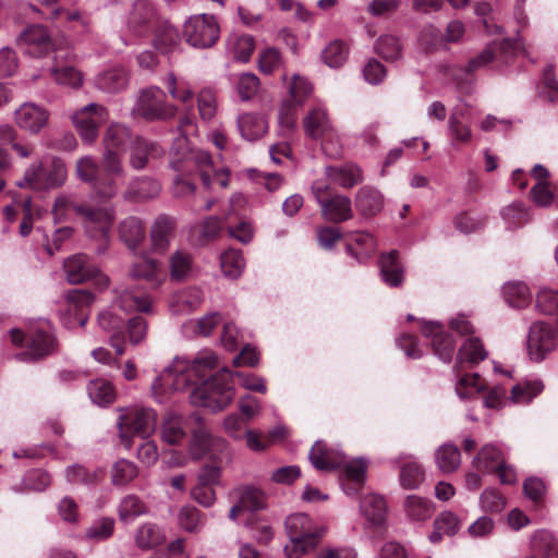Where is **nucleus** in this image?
<instances>
[{
	"label": "nucleus",
	"instance_id": "f257e3e1",
	"mask_svg": "<svg viewBox=\"0 0 558 558\" xmlns=\"http://www.w3.org/2000/svg\"><path fill=\"white\" fill-rule=\"evenodd\" d=\"M218 366V357L210 350H202L192 361L175 357L151 384L156 393L168 390L178 391L187 387L189 383L196 384Z\"/></svg>",
	"mask_w": 558,
	"mask_h": 558
},
{
	"label": "nucleus",
	"instance_id": "f03ea898",
	"mask_svg": "<svg viewBox=\"0 0 558 558\" xmlns=\"http://www.w3.org/2000/svg\"><path fill=\"white\" fill-rule=\"evenodd\" d=\"M116 307H119L125 313H150L153 308V301L147 294L123 289L119 292L116 304L98 315L99 326L104 330L112 332V336L110 337L111 345L116 349L118 355H122L125 350L123 343L120 341L121 338L119 333L123 326L124 318L116 313Z\"/></svg>",
	"mask_w": 558,
	"mask_h": 558
},
{
	"label": "nucleus",
	"instance_id": "7ed1b4c3",
	"mask_svg": "<svg viewBox=\"0 0 558 558\" xmlns=\"http://www.w3.org/2000/svg\"><path fill=\"white\" fill-rule=\"evenodd\" d=\"M232 373L222 368L197 385L191 392V402L211 411H221L233 400Z\"/></svg>",
	"mask_w": 558,
	"mask_h": 558
},
{
	"label": "nucleus",
	"instance_id": "20e7f679",
	"mask_svg": "<svg viewBox=\"0 0 558 558\" xmlns=\"http://www.w3.org/2000/svg\"><path fill=\"white\" fill-rule=\"evenodd\" d=\"M284 526L290 538V544L284 547L289 558H299L315 549L325 532L305 513L289 515L286 519Z\"/></svg>",
	"mask_w": 558,
	"mask_h": 558
},
{
	"label": "nucleus",
	"instance_id": "39448f33",
	"mask_svg": "<svg viewBox=\"0 0 558 558\" xmlns=\"http://www.w3.org/2000/svg\"><path fill=\"white\" fill-rule=\"evenodd\" d=\"M156 423L157 414L150 408L135 405L122 410L117 423L122 446L130 450L133 435L149 438L156 429Z\"/></svg>",
	"mask_w": 558,
	"mask_h": 558
},
{
	"label": "nucleus",
	"instance_id": "423d86ee",
	"mask_svg": "<svg viewBox=\"0 0 558 558\" xmlns=\"http://www.w3.org/2000/svg\"><path fill=\"white\" fill-rule=\"evenodd\" d=\"M76 215L81 218L87 236L99 241L97 253L104 254L109 246V233L116 217L114 209L112 207H90L84 204L83 207H76Z\"/></svg>",
	"mask_w": 558,
	"mask_h": 558
},
{
	"label": "nucleus",
	"instance_id": "0eeeda50",
	"mask_svg": "<svg viewBox=\"0 0 558 558\" xmlns=\"http://www.w3.org/2000/svg\"><path fill=\"white\" fill-rule=\"evenodd\" d=\"M66 180V168L60 158H52L49 166L41 160L31 163L21 180L16 182L20 187L32 190H50L61 186Z\"/></svg>",
	"mask_w": 558,
	"mask_h": 558
},
{
	"label": "nucleus",
	"instance_id": "6e6552de",
	"mask_svg": "<svg viewBox=\"0 0 558 558\" xmlns=\"http://www.w3.org/2000/svg\"><path fill=\"white\" fill-rule=\"evenodd\" d=\"M133 111L147 121L168 120L175 116L177 107L166 100L162 89L153 86L141 92Z\"/></svg>",
	"mask_w": 558,
	"mask_h": 558
},
{
	"label": "nucleus",
	"instance_id": "1a4fd4ad",
	"mask_svg": "<svg viewBox=\"0 0 558 558\" xmlns=\"http://www.w3.org/2000/svg\"><path fill=\"white\" fill-rule=\"evenodd\" d=\"M189 452L193 459H201L208 453L220 465L231 461V450L227 441L220 437H213L204 428L193 432Z\"/></svg>",
	"mask_w": 558,
	"mask_h": 558
},
{
	"label": "nucleus",
	"instance_id": "9d476101",
	"mask_svg": "<svg viewBox=\"0 0 558 558\" xmlns=\"http://www.w3.org/2000/svg\"><path fill=\"white\" fill-rule=\"evenodd\" d=\"M186 41L196 48L211 47L219 37L215 17L207 14L192 16L184 26Z\"/></svg>",
	"mask_w": 558,
	"mask_h": 558
},
{
	"label": "nucleus",
	"instance_id": "9b49d317",
	"mask_svg": "<svg viewBox=\"0 0 558 558\" xmlns=\"http://www.w3.org/2000/svg\"><path fill=\"white\" fill-rule=\"evenodd\" d=\"M77 178L89 183L94 192L101 198H111L118 192L117 183L113 179L99 178V165L90 156H84L76 161L75 169Z\"/></svg>",
	"mask_w": 558,
	"mask_h": 558
},
{
	"label": "nucleus",
	"instance_id": "f8f14e48",
	"mask_svg": "<svg viewBox=\"0 0 558 558\" xmlns=\"http://www.w3.org/2000/svg\"><path fill=\"white\" fill-rule=\"evenodd\" d=\"M108 119L105 107L98 104H88L72 116L74 126L81 134L83 141L92 143L98 134V128Z\"/></svg>",
	"mask_w": 558,
	"mask_h": 558
},
{
	"label": "nucleus",
	"instance_id": "ddd939ff",
	"mask_svg": "<svg viewBox=\"0 0 558 558\" xmlns=\"http://www.w3.org/2000/svg\"><path fill=\"white\" fill-rule=\"evenodd\" d=\"M64 301L65 310L61 314L64 326L68 328L76 325L85 326L87 316L82 311L94 302V295L87 290L73 289L64 295Z\"/></svg>",
	"mask_w": 558,
	"mask_h": 558
},
{
	"label": "nucleus",
	"instance_id": "4468645a",
	"mask_svg": "<svg viewBox=\"0 0 558 558\" xmlns=\"http://www.w3.org/2000/svg\"><path fill=\"white\" fill-rule=\"evenodd\" d=\"M555 347V333L548 325L537 322L530 327L527 353L533 361H543Z\"/></svg>",
	"mask_w": 558,
	"mask_h": 558
},
{
	"label": "nucleus",
	"instance_id": "2eb2a0df",
	"mask_svg": "<svg viewBox=\"0 0 558 558\" xmlns=\"http://www.w3.org/2000/svg\"><path fill=\"white\" fill-rule=\"evenodd\" d=\"M48 118L47 110L34 102H25L14 112L16 125L31 134H38L46 126Z\"/></svg>",
	"mask_w": 558,
	"mask_h": 558
},
{
	"label": "nucleus",
	"instance_id": "dca6fc26",
	"mask_svg": "<svg viewBox=\"0 0 558 558\" xmlns=\"http://www.w3.org/2000/svg\"><path fill=\"white\" fill-rule=\"evenodd\" d=\"M155 19L154 7L146 0H136L128 19V31L134 37H144L155 23Z\"/></svg>",
	"mask_w": 558,
	"mask_h": 558
},
{
	"label": "nucleus",
	"instance_id": "f3484780",
	"mask_svg": "<svg viewBox=\"0 0 558 558\" xmlns=\"http://www.w3.org/2000/svg\"><path fill=\"white\" fill-rule=\"evenodd\" d=\"M25 51L34 57H44L53 50V43L48 31L41 25L27 27L20 36Z\"/></svg>",
	"mask_w": 558,
	"mask_h": 558
},
{
	"label": "nucleus",
	"instance_id": "a211bd4d",
	"mask_svg": "<svg viewBox=\"0 0 558 558\" xmlns=\"http://www.w3.org/2000/svg\"><path fill=\"white\" fill-rule=\"evenodd\" d=\"M63 268L66 280L71 284L83 283L96 277L99 272L98 267L85 254H75L66 258Z\"/></svg>",
	"mask_w": 558,
	"mask_h": 558
},
{
	"label": "nucleus",
	"instance_id": "6ab92c4d",
	"mask_svg": "<svg viewBox=\"0 0 558 558\" xmlns=\"http://www.w3.org/2000/svg\"><path fill=\"white\" fill-rule=\"evenodd\" d=\"M422 332L426 338H430L435 354L442 361L449 362L454 351V341L444 331L442 326L434 322H424Z\"/></svg>",
	"mask_w": 558,
	"mask_h": 558
},
{
	"label": "nucleus",
	"instance_id": "aec40b11",
	"mask_svg": "<svg viewBox=\"0 0 558 558\" xmlns=\"http://www.w3.org/2000/svg\"><path fill=\"white\" fill-rule=\"evenodd\" d=\"M129 276L133 279L145 280L153 287H160L166 280V274L160 263L147 256L135 260L129 269Z\"/></svg>",
	"mask_w": 558,
	"mask_h": 558
},
{
	"label": "nucleus",
	"instance_id": "412c9836",
	"mask_svg": "<svg viewBox=\"0 0 558 558\" xmlns=\"http://www.w3.org/2000/svg\"><path fill=\"white\" fill-rule=\"evenodd\" d=\"M308 458L312 465L320 471H331L344 463V454L339 450L328 448L322 440H317L313 445Z\"/></svg>",
	"mask_w": 558,
	"mask_h": 558
},
{
	"label": "nucleus",
	"instance_id": "4be33fe9",
	"mask_svg": "<svg viewBox=\"0 0 558 558\" xmlns=\"http://www.w3.org/2000/svg\"><path fill=\"white\" fill-rule=\"evenodd\" d=\"M319 206L322 209V216L330 222L339 223L353 217L351 199L341 194H335L327 197V199L324 203L322 202V205Z\"/></svg>",
	"mask_w": 558,
	"mask_h": 558
},
{
	"label": "nucleus",
	"instance_id": "5701e85b",
	"mask_svg": "<svg viewBox=\"0 0 558 558\" xmlns=\"http://www.w3.org/2000/svg\"><path fill=\"white\" fill-rule=\"evenodd\" d=\"M175 220L172 217L160 215L150 229L151 246L155 252L163 253L168 250L174 235Z\"/></svg>",
	"mask_w": 558,
	"mask_h": 558
},
{
	"label": "nucleus",
	"instance_id": "b1692460",
	"mask_svg": "<svg viewBox=\"0 0 558 558\" xmlns=\"http://www.w3.org/2000/svg\"><path fill=\"white\" fill-rule=\"evenodd\" d=\"M238 502L230 509L229 518L231 520L244 511L254 512L265 507V497L263 493L254 487H242L238 490Z\"/></svg>",
	"mask_w": 558,
	"mask_h": 558
},
{
	"label": "nucleus",
	"instance_id": "393cba45",
	"mask_svg": "<svg viewBox=\"0 0 558 558\" xmlns=\"http://www.w3.org/2000/svg\"><path fill=\"white\" fill-rule=\"evenodd\" d=\"M160 155L161 150L157 144L136 136L130 146L129 163L134 170H143L148 165L150 158Z\"/></svg>",
	"mask_w": 558,
	"mask_h": 558
},
{
	"label": "nucleus",
	"instance_id": "a878e982",
	"mask_svg": "<svg viewBox=\"0 0 558 558\" xmlns=\"http://www.w3.org/2000/svg\"><path fill=\"white\" fill-rule=\"evenodd\" d=\"M487 355L482 340L477 337H470L464 340L458 351L456 366L458 368L473 367L484 361Z\"/></svg>",
	"mask_w": 558,
	"mask_h": 558
},
{
	"label": "nucleus",
	"instance_id": "bb28decb",
	"mask_svg": "<svg viewBox=\"0 0 558 558\" xmlns=\"http://www.w3.org/2000/svg\"><path fill=\"white\" fill-rule=\"evenodd\" d=\"M305 133L314 140L323 138L332 133V124L327 111L317 107L312 109L303 120Z\"/></svg>",
	"mask_w": 558,
	"mask_h": 558
},
{
	"label": "nucleus",
	"instance_id": "cd10ccee",
	"mask_svg": "<svg viewBox=\"0 0 558 558\" xmlns=\"http://www.w3.org/2000/svg\"><path fill=\"white\" fill-rule=\"evenodd\" d=\"M403 511L411 522L422 523L433 517L435 506L432 500L425 497L408 495L403 500Z\"/></svg>",
	"mask_w": 558,
	"mask_h": 558
},
{
	"label": "nucleus",
	"instance_id": "c85d7f7f",
	"mask_svg": "<svg viewBox=\"0 0 558 558\" xmlns=\"http://www.w3.org/2000/svg\"><path fill=\"white\" fill-rule=\"evenodd\" d=\"M236 125L241 136L246 141L260 138L268 129L265 117L253 112L239 114Z\"/></svg>",
	"mask_w": 558,
	"mask_h": 558
},
{
	"label": "nucleus",
	"instance_id": "c756f323",
	"mask_svg": "<svg viewBox=\"0 0 558 558\" xmlns=\"http://www.w3.org/2000/svg\"><path fill=\"white\" fill-rule=\"evenodd\" d=\"M187 420L177 413H168L161 424V439L168 445H179L185 437Z\"/></svg>",
	"mask_w": 558,
	"mask_h": 558
},
{
	"label": "nucleus",
	"instance_id": "7c9ffc66",
	"mask_svg": "<svg viewBox=\"0 0 558 558\" xmlns=\"http://www.w3.org/2000/svg\"><path fill=\"white\" fill-rule=\"evenodd\" d=\"M181 43L180 33L173 25L162 22L159 23L154 33L153 45L163 54L173 52Z\"/></svg>",
	"mask_w": 558,
	"mask_h": 558
},
{
	"label": "nucleus",
	"instance_id": "2f4dec72",
	"mask_svg": "<svg viewBox=\"0 0 558 558\" xmlns=\"http://www.w3.org/2000/svg\"><path fill=\"white\" fill-rule=\"evenodd\" d=\"M384 206V197L372 186L361 187L355 196V207L364 217L377 215Z\"/></svg>",
	"mask_w": 558,
	"mask_h": 558
},
{
	"label": "nucleus",
	"instance_id": "473e14b6",
	"mask_svg": "<svg viewBox=\"0 0 558 558\" xmlns=\"http://www.w3.org/2000/svg\"><path fill=\"white\" fill-rule=\"evenodd\" d=\"M118 231L120 240L131 250H135L146 235L143 221L134 216L124 218L119 223Z\"/></svg>",
	"mask_w": 558,
	"mask_h": 558
},
{
	"label": "nucleus",
	"instance_id": "72a5a7b5",
	"mask_svg": "<svg viewBox=\"0 0 558 558\" xmlns=\"http://www.w3.org/2000/svg\"><path fill=\"white\" fill-rule=\"evenodd\" d=\"M203 293L197 288H187L174 293L169 306L174 314H185L196 310L203 303Z\"/></svg>",
	"mask_w": 558,
	"mask_h": 558
},
{
	"label": "nucleus",
	"instance_id": "f704fd0d",
	"mask_svg": "<svg viewBox=\"0 0 558 558\" xmlns=\"http://www.w3.org/2000/svg\"><path fill=\"white\" fill-rule=\"evenodd\" d=\"M383 281L390 287H399L403 282V267L398 259V252L391 251L379 259Z\"/></svg>",
	"mask_w": 558,
	"mask_h": 558
},
{
	"label": "nucleus",
	"instance_id": "c9c22d12",
	"mask_svg": "<svg viewBox=\"0 0 558 558\" xmlns=\"http://www.w3.org/2000/svg\"><path fill=\"white\" fill-rule=\"evenodd\" d=\"M135 137L132 136L130 129L121 123H112L107 129L102 138L104 148L124 151L131 146Z\"/></svg>",
	"mask_w": 558,
	"mask_h": 558
},
{
	"label": "nucleus",
	"instance_id": "e433bc0d",
	"mask_svg": "<svg viewBox=\"0 0 558 558\" xmlns=\"http://www.w3.org/2000/svg\"><path fill=\"white\" fill-rule=\"evenodd\" d=\"M56 348L54 338L45 332L36 331L32 333L27 340V352L17 354L16 356L21 360L26 359H39L51 353Z\"/></svg>",
	"mask_w": 558,
	"mask_h": 558
},
{
	"label": "nucleus",
	"instance_id": "4c0bfd02",
	"mask_svg": "<svg viewBox=\"0 0 558 558\" xmlns=\"http://www.w3.org/2000/svg\"><path fill=\"white\" fill-rule=\"evenodd\" d=\"M325 172L331 182L342 187H352L363 181L362 170L355 165L327 167Z\"/></svg>",
	"mask_w": 558,
	"mask_h": 558
},
{
	"label": "nucleus",
	"instance_id": "58836bf2",
	"mask_svg": "<svg viewBox=\"0 0 558 558\" xmlns=\"http://www.w3.org/2000/svg\"><path fill=\"white\" fill-rule=\"evenodd\" d=\"M0 144L10 145L13 151L22 159L32 158L36 151L34 143L22 140L11 126H0Z\"/></svg>",
	"mask_w": 558,
	"mask_h": 558
},
{
	"label": "nucleus",
	"instance_id": "ea45409f",
	"mask_svg": "<svg viewBox=\"0 0 558 558\" xmlns=\"http://www.w3.org/2000/svg\"><path fill=\"white\" fill-rule=\"evenodd\" d=\"M361 512L365 519L374 525H380L386 520L387 507L379 495L369 494L361 501Z\"/></svg>",
	"mask_w": 558,
	"mask_h": 558
},
{
	"label": "nucleus",
	"instance_id": "a19ab883",
	"mask_svg": "<svg viewBox=\"0 0 558 558\" xmlns=\"http://www.w3.org/2000/svg\"><path fill=\"white\" fill-rule=\"evenodd\" d=\"M504 461L502 451L497 446L487 444L475 456L473 464L478 471L493 473Z\"/></svg>",
	"mask_w": 558,
	"mask_h": 558
},
{
	"label": "nucleus",
	"instance_id": "79ce46f5",
	"mask_svg": "<svg viewBox=\"0 0 558 558\" xmlns=\"http://www.w3.org/2000/svg\"><path fill=\"white\" fill-rule=\"evenodd\" d=\"M193 258L184 251H175L169 257V272L172 281H184L192 276Z\"/></svg>",
	"mask_w": 558,
	"mask_h": 558
},
{
	"label": "nucleus",
	"instance_id": "37998d69",
	"mask_svg": "<svg viewBox=\"0 0 558 558\" xmlns=\"http://www.w3.org/2000/svg\"><path fill=\"white\" fill-rule=\"evenodd\" d=\"M161 529L151 522L142 524L135 533V544L138 548L147 550L161 545L165 542Z\"/></svg>",
	"mask_w": 558,
	"mask_h": 558
},
{
	"label": "nucleus",
	"instance_id": "c03bdc74",
	"mask_svg": "<svg viewBox=\"0 0 558 558\" xmlns=\"http://www.w3.org/2000/svg\"><path fill=\"white\" fill-rule=\"evenodd\" d=\"M435 461L442 473H452L460 468L461 454L457 446L444 444L436 450Z\"/></svg>",
	"mask_w": 558,
	"mask_h": 558
},
{
	"label": "nucleus",
	"instance_id": "a18cd8bd",
	"mask_svg": "<svg viewBox=\"0 0 558 558\" xmlns=\"http://www.w3.org/2000/svg\"><path fill=\"white\" fill-rule=\"evenodd\" d=\"M449 135L453 145L468 144L472 140L471 126L464 122V113L453 110L448 120Z\"/></svg>",
	"mask_w": 558,
	"mask_h": 558
},
{
	"label": "nucleus",
	"instance_id": "49530a36",
	"mask_svg": "<svg viewBox=\"0 0 558 558\" xmlns=\"http://www.w3.org/2000/svg\"><path fill=\"white\" fill-rule=\"evenodd\" d=\"M128 84V75L124 70L112 69L100 73L96 78V85L99 89L107 93H117L122 90Z\"/></svg>",
	"mask_w": 558,
	"mask_h": 558
},
{
	"label": "nucleus",
	"instance_id": "de8ad7c7",
	"mask_svg": "<svg viewBox=\"0 0 558 558\" xmlns=\"http://www.w3.org/2000/svg\"><path fill=\"white\" fill-rule=\"evenodd\" d=\"M161 190L160 183L151 178H141L130 184L126 195L138 201L156 197Z\"/></svg>",
	"mask_w": 558,
	"mask_h": 558
},
{
	"label": "nucleus",
	"instance_id": "09e8293b",
	"mask_svg": "<svg viewBox=\"0 0 558 558\" xmlns=\"http://www.w3.org/2000/svg\"><path fill=\"white\" fill-rule=\"evenodd\" d=\"M502 293L506 302L512 307H524L531 301L530 289L521 281L506 283Z\"/></svg>",
	"mask_w": 558,
	"mask_h": 558
},
{
	"label": "nucleus",
	"instance_id": "8fccbe9b",
	"mask_svg": "<svg viewBox=\"0 0 558 558\" xmlns=\"http://www.w3.org/2000/svg\"><path fill=\"white\" fill-rule=\"evenodd\" d=\"M254 50V39L251 35L233 34L228 39V51L238 61L246 62Z\"/></svg>",
	"mask_w": 558,
	"mask_h": 558
},
{
	"label": "nucleus",
	"instance_id": "3c124183",
	"mask_svg": "<svg viewBox=\"0 0 558 558\" xmlns=\"http://www.w3.org/2000/svg\"><path fill=\"white\" fill-rule=\"evenodd\" d=\"M87 391L92 401L98 405H108L116 398L113 386L105 379L92 380L87 386Z\"/></svg>",
	"mask_w": 558,
	"mask_h": 558
},
{
	"label": "nucleus",
	"instance_id": "603ef678",
	"mask_svg": "<svg viewBox=\"0 0 558 558\" xmlns=\"http://www.w3.org/2000/svg\"><path fill=\"white\" fill-rule=\"evenodd\" d=\"M146 512L147 507L135 495L125 496L119 505V518L124 523L132 522L137 517L145 514Z\"/></svg>",
	"mask_w": 558,
	"mask_h": 558
},
{
	"label": "nucleus",
	"instance_id": "864d4df0",
	"mask_svg": "<svg viewBox=\"0 0 558 558\" xmlns=\"http://www.w3.org/2000/svg\"><path fill=\"white\" fill-rule=\"evenodd\" d=\"M138 474L135 463L126 459L118 460L111 468V482L114 486H124Z\"/></svg>",
	"mask_w": 558,
	"mask_h": 558
},
{
	"label": "nucleus",
	"instance_id": "5fc2aeb1",
	"mask_svg": "<svg viewBox=\"0 0 558 558\" xmlns=\"http://www.w3.org/2000/svg\"><path fill=\"white\" fill-rule=\"evenodd\" d=\"M375 51L385 60L395 61L402 54V44L397 36L383 35L375 44Z\"/></svg>",
	"mask_w": 558,
	"mask_h": 558
},
{
	"label": "nucleus",
	"instance_id": "6e6d98bb",
	"mask_svg": "<svg viewBox=\"0 0 558 558\" xmlns=\"http://www.w3.org/2000/svg\"><path fill=\"white\" fill-rule=\"evenodd\" d=\"M425 473L417 462H409L401 466L399 481L405 489H416L424 482Z\"/></svg>",
	"mask_w": 558,
	"mask_h": 558
},
{
	"label": "nucleus",
	"instance_id": "4d7b16f0",
	"mask_svg": "<svg viewBox=\"0 0 558 558\" xmlns=\"http://www.w3.org/2000/svg\"><path fill=\"white\" fill-rule=\"evenodd\" d=\"M244 258L240 251L230 248L221 254L220 266L226 277L238 278L244 269Z\"/></svg>",
	"mask_w": 558,
	"mask_h": 558
},
{
	"label": "nucleus",
	"instance_id": "13d9d810",
	"mask_svg": "<svg viewBox=\"0 0 558 558\" xmlns=\"http://www.w3.org/2000/svg\"><path fill=\"white\" fill-rule=\"evenodd\" d=\"M51 74L54 81L63 86L78 88L83 84V74L72 65H56Z\"/></svg>",
	"mask_w": 558,
	"mask_h": 558
},
{
	"label": "nucleus",
	"instance_id": "bf43d9fd",
	"mask_svg": "<svg viewBox=\"0 0 558 558\" xmlns=\"http://www.w3.org/2000/svg\"><path fill=\"white\" fill-rule=\"evenodd\" d=\"M352 242L356 248L349 244L348 251L360 260L371 256L376 250V241L369 233L357 232L352 236Z\"/></svg>",
	"mask_w": 558,
	"mask_h": 558
},
{
	"label": "nucleus",
	"instance_id": "052dcab7",
	"mask_svg": "<svg viewBox=\"0 0 558 558\" xmlns=\"http://www.w3.org/2000/svg\"><path fill=\"white\" fill-rule=\"evenodd\" d=\"M114 519L104 517L99 518L93 524L86 529L85 537L93 542L106 541L112 536L114 531Z\"/></svg>",
	"mask_w": 558,
	"mask_h": 558
},
{
	"label": "nucleus",
	"instance_id": "680f3d73",
	"mask_svg": "<svg viewBox=\"0 0 558 558\" xmlns=\"http://www.w3.org/2000/svg\"><path fill=\"white\" fill-rule=\"evenodd\" d=\"M544 386L541 380L520 383L512 387L511 398L517 403H527L537 396Z\"/></svg>",
	"mask_w": 558,
	"mask_h": 558
},
{
	"label": "nucleus",
	"instance_id": "e2e57ef3",
	"mask_svg": "<svg viewBox=\"0 0 558 558\" xmlns=\"http://www.w3.org/2000/svg\"><path fill=\"white\" fill-rule=\"evenodd\" d=\"M51 483L50 475L43 470H33L25 474L22 488H15V490H33V492H43L45 490Z\"/></svg>",
	"mask_w": 558,
	"mask_h": 558
},
{
	"label": "nucleus",
	"instance_id": "0e129e2a",
	"mask_svg": "<svg viewBox=\"0 0 558 558\" xmlns=\"http://www.w3.org/2000/svg\"><path fill=\"white\" fill-rule=\"evenodd\" d=\"M101 472L90 471L83 465L74 464L65 470L66 480L72 484H94L98 481Z\"/></svg>",
	"mask_w": 558,
	"mask_h": 558
},
{
	"label": "nucleus",
	"instance_id": "69168bd1",
	"mask_svg": "<svg viewBox=\"0 0 558 558\" xmlns=\"http://www.w3.org/2000/svg\"><path fill=\"white\" fill-rule=\"evenodd\" d=\"M348 56V48L340 40L331 41L324 50L323 57L330 68H338L344 63Z\"/></svg>",
	"mask_w": 558,
	"mask_h": 558
},
{
	"label": "nucleus",
	"instance_id": "338daca9",
	"mask_svg": "<svg viewBox=\"0 0 558 558\" xmlns=\"http://www.w3.org/2000/svg\"><path fill=\"white\" fill-rule=\"evenodd\" d=\"M259 78L253 73H242L236 82V90L243 101L252 99L258 92Z\"/></svg>",
	"mask_w": 558,
	"mask_h": 558
},
{
	"label": "nucleus",
	"instance_id": "774afa93",
	"mask_svg": "<svg viewBox=\"0 0 558 558\" xmlns=\"http://www.w3.org/2000/svg\"><path fill=\"white\" fill-rule=\"evenodd\" d=\"M197 106L201 118L210 121L217 112V99L213 90L203 89L197 97Z\"/></svg>",
	"mask_w": 558,
	"mask_h": 558
}]
</instances>
